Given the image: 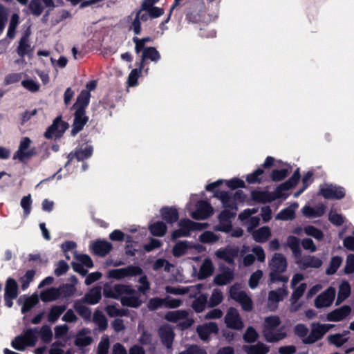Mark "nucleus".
<instances>
[{
	"label": "nucleus",
	"instance_id": "58",
	"mask_svg": "<svg viewBox=\"0 0 354 354\" xmlns=\"http://www.w3.org/2000/svg\"><path fill=\"white\" fill-rule=\"evenodd\" d=\"M35 274V272L33 270H28L24 276H23L20 279V282L21 283V288L23 290L26 289L30 283L33 280Z\"/></svg>",
	"mask_w": 354,
	"mask_h": 354
},
{
	"label": "nucleus",
	"instance_id": "47",
	"mask_svg": "<svg viewBox=\"0 0 354 354\" xmlns=\"http://www.w3.org/2000/svg\"><path fill=\"white\" fill-rule=\"evenodd\" d=\"M59 296V291L57 288H50L41 293V299L44 301H51L57 299Z\"/></svg>",
	"mask_w": 354,
	"mask_h": 354
},
{
	"label": "nucleus",
	"instance_id": "37",
	"mask_svg": "<svg viewBox=\"0 0 354 354\" xmlns=\"http://www.w3.org/2000/svg\"><path fill=\"white\" fill-rule=\"evenodd\" d=\"M101 299V288L95 287L91 289L89 292H88L84 300L85 302L89 304H97L100 299Z\"/></svg>",
	"mask_w": 354,
	"mask_h": 354
},
{
	"label": "nucleus",
	"instance_id": "48",
	"mask_svg": "<svg viewBox=\"0 0 354 354\" xmlns=\"http://www.w3.org/2000/svg\"><path fill=\"white\" fill-rule=\"evenodd\" d=\"M149 230L154 236H162L166 232V226L163 222L158 221L151 225Z\"/></svg>",
	"mask_w": 354,
	"mask_h": 354
},
{
	"label": "nucleus",
	"instance_id": "22",
	"mask_svg": "<svg viewBox=\"0 0 354 354\" xmlns=\"http://www.w3.org/2000/svg\"><path fill=\"white\" fill-rule=\"evenodd\" d=\"M87 121L88 118L85 116L84 110L82 109H76L73 127L72 129L73 135H75L77 133L81 131Z\"/></svg>",
	"mask_w": 354,
	"mask_h": 354
},
{
	"label": "nucleus",
	"instance_id": "20",
	"mask_svg": "<svg viewBox=\"0 0 354 354\" xmlns=\"http://www.w3.org/2000/svg\"><path fill=\"white\" fill-rule=\"evenodd\" d=\"M351 312L348 306H343L337 308L326 315V320L329 322H340L344 319Z\"/></svg>",
	"mask_w": 354,
	"mask_h": 354
},
{
	"label": "nucleus",
	"instance_id": "12",
	"mask_svg": "<svg viewBox=\"0 0 354 354\" xmlns=\"http://www.w3.org/2000/svg\"><path fill=\"white\" fill-rule=\"evenodd\" d=\"M257 212L258 210L255 208L247 209L241 212L239 216V218L243 222V224L247 226V230L249 232H252L253 231L252 230L259 224V217L251 216Z\"/></svg>",
	"mask_w": 354,
	"mask_h": 354
},
{
	"label": "nucleus",
	"instance_id": "13",
	"mask_svg": "<svg viewBox=\"0 0 354 354\" xmlns=\"http://www.w3.org/2000/svg\"><path fill=\"white\" fill-rule=\"evenodd\" d=\"M187 312L186 310H176L169 312L165 315V319L169 322L180 323L182 328H186L190 326L194 321L192 319L187 317Z\"/></svg>",
	"mask_w": 354,
	"mask_h": 354
},
{
	"label": "nucleus",
	"instance_id": "30",
	"mask_svg": "<svg viewBox=\"0 0 354 354\" xmlns=\"http://www.w3.org/2000/svg\"><path fill=\"white\" fill-rule=\"evenodd\" d=\"M299 205L297 203L291 204L287 208L281 210L277 216L276 219L288 221L295 218V210L298 208Z\"/></svg>",
	"mask_w": 354,
	"mask_h": 354
},
{
	"label": "nucleus",
	"instance_id": "40",
	"mask_svg": "<svg viewBox=\"0 0 354 354\" xmlns=\"http://www.w3.org/2000/svg\"><path fill=\"white\" fill-rule=\"evenodd\" d=\"M32 51V48L28 41V37H24L19 41V46L17 48V53L19 56L24 57L26 55H28Z\"/></svg>",
	"mask_w": 354,
	"mask_h": 354
},
{
	"label": "nucleus",
	"instance_id": "19",
	"mask_svg": "<svg viewBox=\"0 0 354 354\" xmlns=\"http://www.w3.org/2000/svg\"><path fill=\"white\" fill-rule=\"evenodd\" d=\"M239 248L236 247H226L221 248L215 252V255L220 259L231 263L234 262V258L237 256Z\"/></svg>",
	"mask_w": 354,
	"mask_h": 354
},
{
	"label": "nucleus",
	"instance_id": "7",
	"mask_svg": "<svg viewBox=\"0 0 354 354\" xmlns=\"http://www.w3.org/2000/svg\"><path fill=\"white\" fill-rule=\"evenodd\" d=\"M333 326V324H330L312 323L310 325V332L308 337L304 340V344H313L321 339Z\"/></svg>",
	"mask_w": 354,
	"mask_h": 354
},
{
	"label": "nucleus",
	"instance_id": "32",
	"mask_svg": "<svg viewBox=\"0 0 354 354\" xmlns=\"http://www.w3.org/2000/svg\"><path fill=\"white\" fill-rule=\"evenodd\" d=\"M91 342L92 338L90 336V330L88 329L80 330L76 335L75 345L79 347H84L89 345Z\"/></svg>",
	"mask_w": 354,
	"mask_h": 354
},
{
	"label": "nucleus",
	"instance_id": "50",
	"mask_svg": "<svg viewBox=\"0 0 354 354\" xmlns=\"http://www.w3.org/2000/svg\"><path fill=\"white\" fill-rule=\"evenodd\" d=\"M304 231L306 235L313 236L319 241L322 240L324 237L323 232L320 230L312 225L305 227Z\"/></svg>",
	"mask_w": 354,
	"mask_h": 354
},
{
	"label": "nucleus",
	"instance_id": "45",
	"mask_svg": "<svg viewBox=\"0 0 354 354\" xmlns=\"http://www.w3.org/2000/svg\"><path fill=\"white\" fill-rule=\"evenodd\" d=\"M38 330L37 328H30L22 335L29 346H34L37 341Z\"/></svg>",
	"mask_w": 354,
	"mask_h": 354
},
{
	"label": "nucleus",
	"instance_id": "29",
	"mask_svg": "<svg viewBox=\"0 0 354 354\" xmlns=\"http://www.w3.org/2000/svg\"><path fill=\"white\" fill-rule=\"evenodd\" d=\"M349 331L345 330L342 333H336L328 336L327 339L329 344L340 347L348 341L347 335Z\"/></svg>",
	"mask_w": 354,
	"mask_h": 354
},
{
	"label": "nucleus",
	"instance_id": "11",
	"mask_svg": "<svg viewBox=\"0 0 354 354\" xmlns=\"http://www.w3.org/2000/svg\"><path fill=\"white\" fill-rule=\"evenodd\" d=\"M142 274V269L138 266H130L126 268L113 269L109 272L110 278L121 280L125 278L137 276Z\"/></svg>",
	"mask_w": 354,
	"mask_h": 354
},
{
	"label": "nucleus",
	"instance_id": "64",
	"mask_svg": "<svg viewBox=\"0 0 354 354\" xmlns=\"http://www.w3.org/2000/svg\"><path fill=\"white\" fill-rule=\"evenodd\" d=\"M354 272V254H350L346 257L344 272L351 274Z\"/></svg>",
	"mask_w": 354,
	"mask_h": 354
},
{
	"label": "nucleus",
	"instance_id": "23",
	"mask_svg": "<svg viewBox=\"0 0 354 354\" xmlns=\"http://www.w3.org/2000/svg\"><path fill=\"white\" fill-rule=\"evenodd\" d=\"M299 267L305 270L308 268H317L322 265V261L314 256H306L297 262Z\"/></svg>",
	"mask_w": 354,
	"mask_h": 354
},
{
	"label": "nucleus",
	"instance_id": "10",
	"mask_svg": "<svg viewBox=\"0 0 354 354\" xmlns=\"http://www.w3.org/2000/svg\"><path fill=\"white\" fill-rule=\"evenodd\" d=\"M288 295L286 286H283L277 290H270L268 297V308L274 311L278 307V303L283 301Z\"/></svg>",
	"mask_w": 354,
	"mask_h": 354
},
{
	"label": "nucleus",
	"instance_id": "28",
	"mask_svg": "<svg viewBox=\"0 0 354 354\" xmlns=\"http://www.w3.org/2000/svg\"><path fill=\"white\" fill-rule=\"evenodd\" d=\"M192 243L188 241H179L173 248V254L176 257L192 253Z\"/></svg>",
	"mask_w": 354,
	"mask_h": 354
},
{
	"label": "nucleus",
	"instance_id": "21",
	"mask_svg": "<svg viewBox=\"0 0 354 354\" xmlns=\"http://www.w3.org/2000/svg\"><path fill=\"white\" fill-rule=\"evenodd\" d=\"M218 330L217 324L214 322L198 326L196 329L199 337L203 341L208 340L210 335L212 333L216 334Z\"/></svg>",
	"mask_w": 354,
	"mask_h": 354
},
{
	"label": "nucleus",
	"instance_id": "39",
	"mask_svg": "<svg viewBox=\"0 0 354 354\" xmlns=\"http://www.w3.org/2000/svg\"><path fill=\"white\" fill-rule=\"evenodd\" d=\"M245 350L248 354H266L269 352V347L263 343H258L255 345L246 346Z\"/></svg>",
	"mask_w": 354,
	"mask_h": 354
},
{
	"label": "nucleus",
	"instance_id": "46",
	"mask_svg": "<svg viewBox=\"0 0 354 354\" xmlns=\"http://www.w3.org/2000/svg\"><path fill=\"white\" fill-rule=\"evenodd\" d=\"M201 286L198 285L196 286H191V287H171L167 286L166 287V292L167 293H171L174 295H185L187 292H189L191 289H197L198 290H200Z\"/></svg>",
	"mask_w": 354,
	"mask_h": 354
},
{
	"label": "nucleus",
	"instance_id": "59",
	"mask_svg": "<svg viewBox=\"0 0 354 354\" xmlns=\"http://www.w3.org/2000/svg\"><path fill=\"white\" fill-rule=\"evenodd\" d=\"M295 333L299 337L302 342L304 343V340L308 337L309 333H308V328L306 326L302 324H297L295 326L294 328Z\"/></svg>",
	"mask_w": 354,
	"mask_h": 354
},
{
	"label": "nucleus",
	"instance_id": "51",
	"mask_svg": "<svg viewBox=\"0 0 354 354\" xmlns=\"http://www.w3.org/2000/svg\"><path fill=\"white\" fill-rule=\"evenodd\" d=\"M39 301L38 297L36 295H32L25 299L21 312L25 313L29 311L33 306H35Z\"/></svg>",
	"mask_w": 354,
	"mask_h": 354
},
{
	"label": "nucleus",
	"instance_id": "16",
	"mask_svg": "<svg viewBox=\"0 0 354 354\" xmlns=\"http://www.w3.org/2000/svg\"><path fill=\"white\" fill-rule=\"evenodd\" d=\"M68 125L66 122H63L60 118H57L53 124L48 128L45 133V136L47 138H57L60 137L66 129Z\"/></svg>",
	"mask_w": 354,
	"mask_h": 354
},
{
	"label": "nucleus",
	"instance_id": "63",
	"mask_svg": "<svg viewBox=\"0 0 354 354\" xmlns=\"http://www.w3.org/2000/svg\"><path fill=\"white\" fill-rule=\"evenodd\" d=\"M76 311L84 319H89L91 317V310L88 308L83 306L82 304L77 302L75 304Z\"/></svg>",
	"mask_w": 354,
	"mask_h": 354
},
{
	"label": "nucleus",
	"instance_id": "18",
	"mask_svg": "<svg viewBox=\"0 0 354 354\" xmlns=\"http://www.w3.org/2000/svg\"><path fill=\"white\" fill-rule=\"evenodd\" d=\"M335 296V289L330 287L316 298L315 305L318 308L328 307L332 304Z\"/></svg>",
	"mask_w": 354,
	"mask_h": 354
},
{
	"label": "nucleus",
	"instance_id": "49",
	"mask_svg": "<svg viewBox=\"0 0 354 354\" xmlns=\"http://www.w3.org/2000/svg\"><path fill=\"white\" fill-rule=\"evenodd\" d=\"M342 259L338 256L333 257L330 261L329 266L326 269L327 274H333L336 272L340 265L342 264Z\"/></svg>",
	"mask_w": 354,
	"mask_h": 354
},
{
	"label": "nucleus",
	"instance_id": "15",
	"mask_svg": "<svg viewBox=\"0 0 354 354\" xmlns=\"http://www.w3.org/2000/svg\"><path fill=\"white\" fill-rule=\"evenodd\" d=\"M225 322L228 328L234 330H241L244 325L238 310L230 308L225 317Z\"/></svg>",
	"mask_w": 354,
	"mask_h": 354
},
{
	"label": "nucleus",
	"instance_id": "33",
	"mask_svg": "<svg viewBox=\"0 0 354 354\" xmlns=\"http://www.w3.org/2000/svg\"><path fill=\"white\" fill-rule=\"evenodd\" d=\"M93 148L91 146L85 145L84 147H81L75 153H71L68 156L70 160L74 157H76L77 160L80 161L89 158L91 156Z\"/></svg>",
	"mask_w": 354,
	"mask_h": 354
},
{
	"label": "nucleus",
	"instance_id": "42",
	"mask_svg": "<svg viewBox=\"0 0 354 354\" xmlns=\"http://www.w3.org/2000/svg\"><path fill=\"white\" fill-rule=\"evenodd\" d=\"M91 95L88 91H82L77 97V102L75 104V107L77 109H84L87 106L89 102Z\"/></svg>",
	"mask_w": 354,
	"mask_h": 354
},
{
	"label": "nucleus",
	"instance_id": "25",
	"mask_svg": "<svg viewBox=\"0 0 354 354\" xmlns=\"http://www.w3.org/2000/svg\"><path fill=\"white\" fill-rule=\"evenodd\" d=\"M91 247L93 252L99 256H105L112 248L111 244L106 241H97L93 242Z\"/></svg>",
	"mask_w": 354,
	"mask_h": 354
},
{
	"label": "nucleus",
	"instance_id": "60",
	"mask_svg": "<svg viewBox=\"0 0 354 354\" xmlns=\"http://www.w3.org/2000/svg\"><path fill=\"white\" fill-rule=\"evenodd\" d=\"M293 288L295 290L292 294L291 300L292 303H295L303 295L306 289V284L305 283H302L297 287L295 286Z\"/></svg>",
	"mask_w": 354,
	"mask_h": 354
},
{
	"label": "nucleus",
	"instance_id": "6",
	"mask_svg": "<svg viewBox=\"0 0 354 354\" xmlns=\"http://www.w3.org/2000/svg\"><path fill=\"white\" fill-rule=\"evenodd\" d=\"M230 296L232 299L241 304L243 310L245 311L252 310V299L248 294L242 290L241 286L236 284L231 286L230 288Z\"/></svg>",
	"mask_w": 354,
	"mask_h": 354
},
{
	"label": "nucleus",
	"instance_id": "24",
	"mask_svg": "<svg viewBox=\"0 0 354 354\" xmlns=\"http://www.w3.org/2000/svg\"><path fill=\"white\" fill-rule=\"evenodd\" d=\"M127 290L125 285L119 284L114 286H111L109 284H105L104 287V295L106 297L113 299H120L122 295V291Z\"/></svg>",
	"mask_w": 354,
	"mask_h": 354
},
{
	"label": "nucleus",
	"instance_id": "53",
	"mask_svg": "<svg viewBox=\"0 0 354 354\" xmlns=\"http://www.w3.org/2000/svg\"><path fill=\"white\" fill-rule=\"evenodd\" d=\"M44 6L42 5L40 0H32L29 4V9L32 15L39 16L43 10Z\"/></svg>",
	"mask_w": 354,
	"mask_h": 354
},
{
	"label": "nucleus",
	"instance_id": "3",
	"mask_svg": "<svg viewBox=\"0 0 354 354\" xmlns=\"http://www.w3.org/2000/svg\"><path fill=\"white\" fill-rule=\"evenodd\" d=\"M299 179V173L297 169L292 176V178L286 183L281 185L277 188L275 192H269L266 191H254L252 196L254 200L262 203L271 202L280 196V190H288L295 186Z\"/></svg>",
	"mask_w": 354,
	"mask_h": 354
},
{
	"label": "nucleus",
	"instance_id": "57",
	"mask_svg": "<svg viewBox=\"0 0 354 354\" xmlns=\"http://www.w3.org/2000/svg\"><path fill=\"white\" fill-rule=\"evenodd\" d=\"M223 299L222 292L218 289L214 290L209 301V306L214 307L218 305L223 301Z\"/></svg>",
	"mask_w": 354,
	"mask_h": 354
},
{
	"label": "nucleus",
	"instance_id": "26",
	"mask_svg": "<svg viewBox=\"0 0 354 354\" xmlns=\"http://www.w3.org/2000/svg\"><path fill=\"white\" fill-rule=\"evenodd\" d=\"M325 209L324 205H319L315 207L306 205L301 209V212L304 216L310 218H314L322 216L325 212Z\"/></svg>",
	"mask_w": 354,
	"mask_h": 354
},
{
	"label": "nucleus",
	"instance_id": "8",
	"mask_svg": "<svg viewBox=\"0 0 354 354\" xmlns=\"http://www.w3.org/2000/svg\"><path fill=\"white\" fill-rule=\"evenodd\" d=\"M31 140L30 138H23L19 146L17 151L15 153L13 158L20 161H25L30 158L35 154V149L31 147Z\"/></svg>",
	"mask_w": 354,
	"mask_h": 354
},
{
	"label": "nucleus",
	"instance_id": "31",
	"mask_svg": "<svg viewBox=\"0 0 354 354\" xmlns=\"http://www.w3.org/2000/svg\"><path fill=\"white\" fill-rule=\"evenodd\" d=\"M159 333L162 342L167 347L169 348L174 339V333L171 326L169 325L162 326L159 330Z\"/></svg>",
	"mask_w": 354,
	"mask_h": 354
},
{
	"label": "nucleus",
	"instance_id": "56",
	"mask_svg": "<svg viewBox=\"0 0 354 354\" xmlns=\"http://www.w3.org/2000/svg\"><path fill=\"white\" fill-rule=\"evenodd\" d=\"M11 344L15 349L20 351H24L27 346H29L22 335L16 337Z\"/></svg>",
	"mask_w": 354,
	"mask_h": 354
},
{
	"label": "nucleus",
	"instance_id": "41",
	"mask_svg": "<svg viewBox=\"0 0 354 354\" xmlns=\"http://www.w3.org/2000/svg\"><path fill=\"white\" fill-rule=\"evenodd\" d=\"M161 214L163 219L169 223L176 221L178 218V214L176 209L173 208H162L161 209Z\"/></svg>",
	"mask_w": 354,
	"mask_h": 354
},
{
	"label": "nucleus",
	"instance_id": "1",
	"mask_svg": "<svg viewBox=\"0 0 354 354\" xmlns=\"http://www.w3.org/2000/svg\"><path fill=\"white\" fill-rule=\"evenodd\" d=\"M215 196L221 201L225 210L220 214L219 224L214 229L228 233L232 230L230 219L235 216L239 203L243 201L242 192H236L233 196L225 192H220L216 194Z\"/></svg>",
	"mask_w": 354,
	"mask_h": 354
},
{
	"label": "nucleus",
	"instance_id": "55",
	"mask_svg": "<svg viewBox=\"0 0 354 354\" xmlns=\"http://www.w3.org/2000/svg\"><path fill=\"white\" fill-rule=\"evenodd\" d=\"M207 303V297L205 295H201L196 298L193 302L192 307L197 313L202 312Z\"/></svg>",
	"mask_w": 354,
	"mask_h": 354
},
{
	"label": "nucleus",
	"instance_id": "36",
	"mask_svg": "<svg viewBox=\"0 0 354 354\" xmlns=\"http://www.w3.org/2000/svg\"><path fill=\"white\" fill-rule=\"evenodd\" d=\"M160 55L159 53L153 47L145 48L142 53V62L140 63V68L143 67L144 62L146 59H150L153 62L159 60Z\"/></svg>",
	"mask_w": 354,
	"mask_h": 354
},
{
	"label": "nucleus",
	"instance_id": "27",
	"mask_svg": "<svg viewBox=\"0 0 354 354\" xmlns=\"http://www.w3.org/2000/svg\"><path fill=\"white\" fill-rule=\"evenodd\" d=\"M251 233L254 240L258 243L266 242L272 235L271 230L267 226L261 227Z\"/></svg>",
	"mask_w": 354,
	"mask_h": 354
},
{
	"label": "nucleus",
	"instance_id": "35",
	"mask_svg": "<svg viewBox=\"0 0 354 354\" xmlns=\"http://www.w3.org/2000/svg\"><path fill=\"white\" fill-rule=\"evenodd\" d=\"M4 296L17 298L18 296V285L16 281L9 278L6 281Z\"/></svg>",
	"mask_w": 354,
	"mask_h": 354
},
{
	"label": "nucleus",
	"instance_id": "38",
	"mask_svg": "<svg viewBox=\"0 0 354 354\" xmlns=\"http://www.w3.org/2000/svg\"><path fill=\"white\" fill-rule=\"evenodd\" d=\"M213 271L214 267L212 261L209 259H206L201 266L198 277L200 279H205L209 277Z\"/></svg>",
	"mask_w": 354,
	"mask_h": 354
},
{
	"label": "nucleus",
	"instance_id": "9",
	"mask_svg": "<svg viewBox=\"0 0 354 354\" xmlns=\"http://www.w3.org/2000/svg\"><path fill=\"white\" fill-rule=\"evenodd\" d=\"M127 290L122 291L120 301L123 306L137 308L140 306L142 301L136 290L131 286L125 285Z\"/></svg>",
	"mask_w": 354,
	"mask_h": 354
},
{
	"label": "nucleus",
	"instance_id": "4",
	"mask_svg": "<svg viewBox=\"0 0 354 354\" xmlns=\"http://www.w3.org/2000/svg\"><path fill=\"white\" fill-rule=\"evenodd\" d=\"M280 319L278 316H270L265 319L263 333L266 341L275 342L283 339L286 334L281 330L273 332V330L280 324Z\"/></svg>",
	"mask_w": 354,
	"mask_h": 354
},
{
	"label": "nucleus",
	"instance_id": "17",
	"mask_svg": "<svg viewBox=\"0 0 354 354\" xmlns=\"http://www.w3.org/2000/svg\"><path fill=\"white\" fill-rule=\"evenodd\" d=\"M320 194L325 198L340 199L344 196L345 192L342 187L333 185H325L321 187Z\"/></svg>",
	"mask_w": 354,
	"mask_h": 354
},
{
	"label": "nucleus",
	"instance_id": "14",
	"mask_svg": "<svg viewBox=\"0 0 354 354\" xmlns=\"http://www.w3.org/2000/svg\"><path fill=\"white\" fill-rule=\"evenodd\" d=\"M191 203L188 205V209L192 218L195 219H205L212 215L213 209L211 205L205 201H199L195 211H192L190 207Z\"/></svg>",
	"mask_w": 354,
	"mask_h": 354
},
{
	"label": "nucleus",
	"instance_id": "2",
	"mask_svg": "<svg viewBox=\"0 0 354 354\" xmlns=\"http://www.w3.org/2000/svg\"><path fill=\"white\" fill-rule=\"evenodd\" d=\"M270 270L269 274L270 282L281 281L287 283L288 277L281 275V274L286 271L287 268V261L286 257L280 254L275 253L268 263Z\"/></svg>",
	"mask_w": 354,
	"mask_h": 354
},
{
	"label": "nucleus",
	"instance_id": "34",
	"mask_svg": "<svg viewBox=\"0 0 354 354\" xmlns=\"http://www.w3.org/2000/svg\"><path fill=\"white\" fill-rule=\"evenodd\" d=\"M234 278L232 271L227 270L221 274H217L214 279V283L218 286H223L230 283Z\"/></svg>",
	"mask_w": 354,
	"mask_h": 354
},
{
	"label": "nucleus",
	"instance_id": "44",
	"mask_svg": "<svg viewBox=\"0 0 354 354\" xmlns=\"http://www.w3.org/2000/svg\"><path fill=\"white\" fill-rule=\"evenodd\" d=\"M351 294V286L347 281H343L339 288L337 302L341 303L346 299Z\"/></svg>",
	"mask_w": 354,
	"mask_h": 354
},
{
	"label": "nucleus",
	"instance_id": "5",
	"mask_svg": "<svg viewBox=\"0 0 354 354\" xmlns=\"http://www.w3.org/2000/svg\"><path fill=\"white\" fill-rule=\"evenodd\" d=\"M207 223H196L189 219L181 220L179 222V230L173 232L171 238L173 240H175L180 237L187 236L192 231L201 230L207 228Z\"/></svg>",
	"mask_w": 354,
	"mask_h": 354
},
{
	"label": "nucleus",
	"instance_id": "43",
	"mask_svg": "<svg viewBox=\"0 0 354 354\" xmlns=\"http://www.w3.org/2000/svg\"><path fill=\"white\" fill-rule=\"evenodd\" d=\"M219 239V235L211 231H205L200 235L198 239L203 243L213 244L217 242Z\"/></svg>",
	"mask_w": 354,
	"mask_h": 354
},
{
	"label": "nucleus",
	"instance_id": "54",
	"mask_svg": "<svg viewBox=\"0 0 354 354\" xmlns=\"http://www.w3.org/2000/svg\"><path fill=\"white\" fill-rule=\"evenodd\" d=\"M65 310L64 306H54L48 313V319L50 322H55Z\"/></svg>",
	"mask_w": 354,
	"mask_h": 354
},
{
	"label": "nucleus",
	"instance_id": "52",
	"mask_svg": "<svg viewBox=\"0 0 354 354\" xmlns=\"http://www.w3.org/2000/svg\"><path fill=\"white\" fill-rule=\"evenodd\" d=\"M93 321L101 330H104L107 327V320L102 312L96 311L94 313Z\"/></svg>",
	"mask_w": 354,
	"mask_h": 354
},
{
	"label": "nucleus",
	"instance_id": "62",
	"mask_svg": "<svg viewBox=\"0 0 354 354\" xmlns=\"http://www.w3.org/2000/svg\"><path fill=\"white\" fill-rule=\"evenodd\" d=\"M109 348V339L107 336L102 337L97 347V354H107Z\"/></svg>",
	"mask_w": 354,
	"mask_h": 354
},
{
	"label": "nucleus",
	"instance_id": "61",
	"mask_svg": "<svg viewBox=\"0 0 354 354\" xmlns=\"http://www.w3.org/2000/svg\"><path fill=\"white\" fill-rule=\"evenodd\" d=\"M286 245L292 250L294 254L299 250V240L294 236H289L286 240Z\"/></svg>",
	"mask_w": 354,
	"mask_h": 354
}]
</instances>
